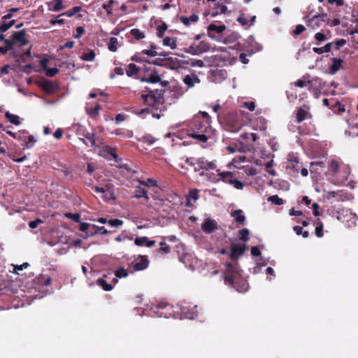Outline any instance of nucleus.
Returning a JSON list of instances; mask_svg holds the SVG:
<instances>
[{
	"label": "nucleus",
	"instance_id": "nucleus-27",
	"mask_svg": "<svg viewBox=\"0 0 358 358\" xmlns=\"http://www.w3.org/2000/svg\"><path fill=\"white\" fill-rule=\"evenodd\" d=\"M312 82L310 80L306 79L305 77H303L301 79L296 80L293 83V85L296 87H303L311 84Z\"/></svg>",
	"mask_w": 358,
	"mask_h": 358
},
{
	"label": "nucleus",
	"instance_id": "nucleus-38",
	"mask_svg": "<svg viewBox=\"0 0 358 358\" xmlns=\"http://www.w3.org/2000/svg\"><path fill=\"white\" fill-rule=\"evenodd\" d=\"M107 224L113 227H118L123 224V221L118 219L109 220H108Z\"/></svg>",
	"mask_w": 358,
	"mask_h": 358
},
{
	"label": "nucleus",
	"instance_id": "nucleus-9",
	"mask_svg": "<svg viewBox=\"0 0 358 358\" xmlns=\"http://www.w3.org/2000/svg\"><path fill=\"white\" fill-rule=\"evenodd\" d=\"M217 223L211 219H206L201 225V229L206 233H211L214 229H217Z\"/></svg>",
	"mask_w": 358,
	"mask_h": 358
},
{
	"label": "nucleus",
	"instance_id": "nucleus-53",
	"mask_svg": "<svg viewBox=\"0 0 358 358\" xmlns=\"http://www.w3.org/2000/svg\"><path fill=\"white\" fill-rule=\"evenodd\" d=\"M43 223V221L40 218H38L34 221H31L29 223V227L31 228V229H35L38 227V225L39 224H41Z\"/></svg>",
	"mask_w": 358,
	"mask_h": 358
},
{
	"label": "nucleus",
	"instance_id": "nucleus-63",
	"mask_svg": "<svg viewBox=\"0 0 358 358\" xmlns=\"http://www.w3.org/2000/svg\"><path fill=\"white\" fill-rule=\"evenodd\" d=\"M143 55L144 54H141V52H138V53H136L135 55H134L131 57V60L137 62H141V61H143L142 55Z\"/></svg>",
	"mask_w": 358,
	"mask_h": 358
},
{
	"label": "nucleus",
	"instance_id": "nucleus-17",
	"mask_svg": "<svg viewBox=\"0 0 358 358\" xmlns=\"http://www.w3.org/2000/svg\"><path fill=\"white\" fill-rule=\"evenodd\" d=\"M218 176H220L219 180H222L224 182L229 183V180H234L233 174L230 171L219 172Z\"/></svg>",
	"mask_w": 358,
	"mask_h": 358
},
{
	"label": "nucleus",
	"instance_id": "nucleus-57",
	"mask_svg": "<svg viewBox=\"0 0 358 358\" xmlns=\"http://www.w3.org/2000/svg\"><path fill=\"white\" fill-rule=\"evenodd\" d=\"M167 29V26L166 24H164L162 26H159L157 27V36L159 37H162L164 32Z\"/></svg>",
	"mask_w": 358,
	"mask_h": 358
},
{
	"label": "nucleus",
	"instance_id": "nucleus-37",
	"mask_svg": "<svg viewBox=\"0 0 358 358\" xmlns=\"http://www.w3.org/2000/svg\"><path fill=\"white\" fill-rule=\"evenodd\" d=\"M115 3L114 0H110L108 3H104L102 8L105 9L108 15L113 13V5Z\"/></svg>",
	"mask_w": 358,
	"mask_h": 358
},
{
	"label": "nucleus",
	"instance_id": "nucleus-40",
	"mask_svg": "<svg viewBox=\"0 0 358 358\" xmlns=\"http://www.w3.org/2000/svg\"><path fill=\"white\" fill-rule=\"evenodd\" d=\"M330 169L335 174L338 172L339 163L335 159H332L330 163Z\"/></svg>",
	"mask_w": 358,
	"mask_h": 358
},
{
	"label": "nucleus",
	"instance_id": "nucleus-51",
	"mask_svg": "<svg viewBox=\"0 0 358 358\" xmlns=\"http://www.w3.org/2000/svg\"><path fill=\"white\" fill-rule=\"evenodd\" d=\"M59 72L58 69L57 68H51L46 69V75L49 77L55 76Z\"/></svg>",
	"mask_w": 358,
	"mask_h": 358
},
{
	"label": "nucleus",
	"instance_id": "nucleus-56",
	"mask_svg": "<svg viewBox=\"0 0 358 358\" xmlns=\"http://www.w3.org/2000/svg\"><path fill=\"white\" fill-rule=\"evenodd\" d=\"M140 183L146 186H157V181L152 179H148L146 181H139Z\"/></svg>",
	"mask_w": 358,
	"mask_h": 358
},
{
	"label": "nucleus",
	"instance_id": "nucleus-30",
	"mask_svg": "<svg viewBox=\"0 0 358 358\" xmlns=\"http://www.w3.org/2000/svg\"><path fill=\"white\" fill-rule=\"evenodd\" d=\"M15 23V20H12L9 22L3 21L0 25V31L3 33L10 29Z\"/></svg>",
	"mask_w": 358,
	"mask_h": 358
},
{
	"label": "nucleus",
	"instance_id": "nucleus-20",
	"mask_svg": "<svg viewBox=\"0 0 358 358\" xmlns=\"http://www.w3.org/2000/svg\"><path fill=\"white\" fill-rule=\"evenodd\" d=\"M163 45L170 47L172 50L176 48V39L175 38L165 37L163 40Z\"/></svg>",
	"mask_w": 358,
	"mask_h": 358
},
{
	"label": "nucleus",
	"instance_id": "nucleus-3",
	"mask_svg": "<svg viewBox=\"0 0 358 358\" xmlns=\"http://www.w3.org/2000/svg\"><path fill=\"white\" fill-rule=\"evenodd\" d=\"M327 197L328 199L333 198L336 201H344L345 200H350L352 198V195L348 194L344 190L338 191H329L327 192Z\"/></svg>",
	"mask_w": 358,
	"mask_h": 358
},
{
	"label": "nucleus",
	"instance_id": "nucleus-44",
	"mask_svg": "<svg viewBox=\"0 0 358 358\" xmlns=\"http://www.w3.org/2000/svg\"><path fill=\"white\" fill-rule=\"evenodd\" d=\"M229 184H231L234 186V187L237 189H242L243 187V183L234 178V180H229Z\"/></svg>",
	"mask_w": 358,
	"mask_h": 358
},
{
	"label": "nucleus",
	"instance_id": "nucleus-16",
	"mask_svg": "<svg viewBox=\"0 0 358 358\" xmlns=\"http://www.w3.org/2000/svg\"><path fill=\"white\" fill-rule=\"evenodd\" d=\"M334 45V43H327L324 46L321 48H313V50L314 52L317 54H322L324 52H329L331 51V46Z\"/></svg>",
	"mask_w": 358,
	"mask_h": 358
},
{
	"label": "nucleus",
	"instance_id": "nucleus-12",
	"mask_svg": "<svg viewBox=\"0 0 358 358\" xmlns=\"http://www.w3.org/2000/svg\"><path fill=\"white\" fill-rule=\"evenodd\" d=\"M199 20V16L196 14H192L189 17L181 16L180 21L185 26L188 27L191 23H195Z\"/></svg>",
	"mask_w": 358,
	"mask_h": 358
},
{
	"label": "nucleus",
	"instance_id": "nucleus-4",
	"mask_svg": "<svg viewBox=\"0 0 358 358\" xmlns=\"http://www.w3.org/2000/svg\"><path fill=\"white\" fill-rule=\"evenodd\" d=\"M245 250V245L243 243H236L232 242L231 243L230 257L232 259H238Z\"/></svg>",
	"mask_w": 358,
	"mask_h": 358
},
{
	"label": "nucleus",
	"instance_id": "nucleus-61",
	"mask_svg": "<svg viewBox=\"0 0 358 358\" xmlns=\"http://www.w3.org/2000/svg\"><path fill=\"white\" fill-rule=\"evenodd\" d=\"M346 43V41L345 39H339L337 40L334 44L336 45V49H339L341 47L345 45Z\"/></svg>",
	"mask_w": 358,
	"mask_h": 358
},
{
	"label": "nucleus",
	"instance_id": "nucleus-33",
	"mask_svg": "<svg viewBox=\"0 0 358 358\" xmlns=\"http://www.w3.org/2000/svg\"><path fill=\"white\" fill-rule=\"evenodd\" d=\"M268 201L274 203L275 205L281 206L284 203L283 200L278 195H273L268 198Z\"/></svg>",
	"mask_w": 358,
	"mask_h": 358
},
{
	"label": "nucleus",
	"instance_id": "nucleus-7",
	"mask_svg": "<svg viewBox=\"0 0 358 358\" xmlns=\"http://www.w3.org/2000/svg\"><path fill=\"white\" fill-rule=\"evenodd\" d=\"M183 82L188 88H191L196 84H199L200 83V79L196 74L192 73L190 75H186L183 78Z\"/></svg>",
	"mask_w": 358,
	"mask_h": 358
},
{
	"label": "nucleus",
	"instance_id": "nucleus-26",
	"mask_svg": "<svg viewBox=\"0 0 358 358\" xmlns=\"http://www.w3.org/2000/svg\"><path fill=\"white\" fill-rule=\"evenodd\" d=\"M96 284L106 291H110L113 289V286L107 283V282L103 278L98 279L96 280Z\"/></svg>",
	"mask_w": 358,
	"mask_h": 358
},
{
	"label": "nucleus",
	"instance_id": "nucleus-19",
	"mask_svg": "<svg viewBox=\"0 0 358 358\" xmlns=\"http://www.w3.org/2000/svg\"><path fill=\"white\" fill-rule=\"evenodd\" d=\"M226 29V26L224 24L222 25H216L215 24H210L208 27V31H215L217 34H220L223 32Z\"/></svg>",
	"mask_w": 358,
	"mask_h": 358
},
{
	"label": "nucleus",
	"instance_id": "nucleus-60",
	"mask_svg": "<svg viewBox=\"0 0 358 358\" xmlns=\"http://www.w3.org/2000/svg\"><path fill=\"white\" fill-rule=\"evenodd\" d=\"M29 266L28 263H24L20 266H15L14 267V273H18L19 271H22L24 268H27Z\"/></svg>",
	"mask_w": 358,
	"mask_h": 358
},
{
	"label": "nucleus",
	"instance_id": "nucleus-31",
	"mask_svg": "<svg viewBox=\"0 0 358 358\" xmlns=\"http://www.w3.org/2000/svg\"><path fill=\"white\" fill-rule=\"evenodd\" d=\"M131 35L136 40L145 38V34L138 29H132L130 31Z\"/></svg>",
	"mask_w": 358,
	"mask_h": 358
},
{
	"label": "nucleus",
	"instance_id": "nucleus-50",
	"mask_svg": "<svg viewBox=\"0 0 358 358\" xmlns=\"http://www.w3.org/2000/svg\"><path fill=\"white\" fill-rule=\"evenodd\" d=\"M63 8V3L62 0H55V4L53 6V10L55 11L61 10Z\"/></svg>",
	"mask_w": 358,
	"mask_h": 358
},
{
	"label": "nucleus",
	"instance_id": "nucleus-13",
	"mask_svg": "<svg viewBox=\"0 0 358 358\" xmlns=\"http://www.w3.org/2000/svg\"><path fill=\"white\" fill-rule=\"evenodd\" d=\"M343 60L340 58H332V64L330 67L331 74H334L338 70L343 68L342 66Z\"/></svg>",
	"mask_w": 358,
	"mask_h": 358
},
{
	"label": "nucleus",
	"instance_id": "nucleus-49",
	"mask_svg": "<svg viewBox=\"0 0 358 358\" xmlns=\"http://www.w3.org/2000/svg\"><path fill=\"white\" fill-rule=\"evenodd\" d=\"M315 39L320 41V42H323V41H325L327 38L326 36V35L323 33H321V32H318V33H316L315 34V36H314Z\"/></svg>",
	"mask_w": 358,
	"mask_h": 358
},
{
	"label": "nucleus",
	"instance_id": "nucleus-52",
	"mask_svg": "<svg viewBox=\"0 0 358 358\" xmlns=\"http://www.w3.org/2000/svg\"><path fill=\"white\" fill-rule=\"evenodd\" d=\"M306 30V28L302 24H298L296 29L294 30L293 34L294 35H299Z\"/></svg>",
	"mask_w": 358,
	"mask_h": 358
},
{
	"label": "nucleus",
	"instance_id": "nucleus-5",
	"mask_svg": "<svg viewBox=\"0 0 358 358\" xmlns=\"http://www.w3.org/2000/svg\"><path fill=\"white\" fill-rule=\"evenodd\" d=\"M236 272V268L231 263H226L224 278L228 284L233 285L234 283Z\"/></svg>",
	"mask_w": 358,
	"mask_h": 358
},
{
	"label": "nucleus",
	"instance_id": "nucleus-34",
	"mask_svg": "<svg viewBox=\"0 0 358 358\" xmlns=\"http://www.w3.org/2000/svg\"><path fill=\"white\" fill-rule=\"evenodd\" d=\"M186 63L192 67H203V66H204V63L201 59H191L189 61L187 62Z\"/></svg>",
	"mask_w": 358,
	"mask_h": 358
},
{
	"label": "nucleus",
	"instance_id": "nucleus-64",
	"mask_svg": "<svg viewBox=\"0 0 358 358\" xmlns=\"http://www.w3.org/2000/svg\"><path fill=\"white\" fill-rule=\"evenodd\" d=\"M189 196L194 201L199 199V194L196 189H194L189 192Z\"/></svg>",
	"mask_w": 358,
	"mask_h": 358
},
{
	"label": "nucleus",
	"instance_id": "nucleus-18",
	"mask_svg": "<svg viewBox=\"0 0 358 358\" xmlns=\"http://www.w3.org/2000/svg\"><path fill=\"white\" fill-rule=\"evenodd\" d=\"M231 216L234 217L236 222L243 224L245 220V217L242 215L241 210H236L231 213Z\"/></svg>",
	"mask_w": 358,
	"mask_h": 358
},
{
	"label": "nucleus",
	"instance_id": "nucleus-11",
	"mask_svg": "<svg viewBox=\"0 0 358 358\" xmlns=\"http://www.w3.org/2000/svg\"><path fill=\"white\" fill-rule=\"evenodd\" d=\"M80 140L87 145L90 147H96L95 135L94 134L87 133L84 134V138Z\"/></svg>",
	"mask_w": 358,
	"mask_h": 358
},
{
	"label": "nucleus",
	"instance_id": "nucleus-47",
	"mask_svg": "<svg viewBox=\"0 0 358 358\" xmlns=\"http://www.w3.org/2000/svg\"><path fill=\"white\" fill-rule=\"evenodd\" d=\"M146 241H147V237L146 236H143V237H140V238H135L134 240V243L138 245V246H141L143 245V244L145 245L146 243Z\"/></svg>",
	"mask_w": 358,
	"mask_h": 358
},
{
	"label": "nucleus",
	"instance_id": "nucleus-28",
	"mask_svg": "<svg viewBox=\"0 0 358 358\" xmlns=\"http://www.w3.org/2000/svg\"><path fill=\"white\" fill-rule=\"evenodd\" d=\"M189 136L201 143H206L208 140V137L205 134H199L195 132H193L189 134Z\"/></svg>",
	"mask_w": 358,
	"mask_h": 358
},
{
	"label": "nucleus",
	"instance_id": "nucleus-24",
	"mask_svg": "<svg viewBox=\"0 0 358 358\" xmlns=\"http://www.w3.org/2000/svg\"><path fill=\"white\" fill-rule=\"evenodd\" d=\"M156 45L152 43L150 45V50H143L141 51V54H144L150 57H155L158 55L157 52L156 51Z\"/></svg>",
	"mask_w": 358,
	"mask_h": 358
},
{
	"label": "nucleus",
	"instance_id": "nucleus-35",
	"mask_svg": "<svg viewBox=\"0 0 358 358\" xmlns=\"http://www.w3.org/2000/svg\"><path fill=\"white\" fill-rule=\"evenodd\" d=\"M147 80L148 83H157L160 82L161 78L156 72H153L147 78Z\"/></svg>",
	"mask_w": 358,
	"mask_h": 358
},
{
	"label": "nucleus",
	"instance_id": "nucleus-36",
	"mask_svg": "<svg viewBox=\"0 0 358 358\" xmlns=\"http://www.w3.org/2000/svg\"><path fill=\"white\" fill-rule=\"evenodd\" d=\"M100 110V106L96 105L94 108L87 109V113L92 118H96L99 116V110Z\"/></svg>",
	"mask_w": 358,
	"mask_h": 358
},
{
	"label": "nucleus",
	"instance_id": "nucleus-23",
	"mask_svg": "<svg viewBox=\"0 0 358 358\" xmlns=\"http://www.w3.org/2000/svg\"><path fill=\"white\" fill-rule=\"evenodd\" d=\"M118 41L115 37H111L108 43V48L111 52H116L117 50Z\"/></svg>",
	"mask_w": 358,
	"mask_h": 358
},
{
	"label": "nucleus",
	"instance_id": "nucleus-54",
	"mask_svg": "<svg viewBox=\"0 0 358 358\" xmlns=\"http://www.w3.org/2000/svg\"><path fill=\"white\" fill-rule=\"evenodd\" d=\"M243 106L248 108L250 111H253L255 108V103L253 101L244 102Z\"/></svg>",
	"mask_w": 358,
	"mask_h": 358
},
{
	"label": "nucleus",
	"instance_id": "nucleus-43",
	"mask_svg": "<svg viewBox=\"0 0 358 358\" xmlns=\"http://www.w3.org/2000/svg\"><path fill=\"white\" fill-rule=\"evenodd\" d=\"M273 165V160H271L268 162H267L266 164V171L270 175L275 176V171L273 169H272Z\"/></svg>",
	"mask_w": 358,
	"mask_h": 358
},
{
	"label": "nucleus",
	"instance_id": "nucleus-22",
	"mask_svg": "<svg viewBox=\"0 0 358 358\" xmlns=\"http://www.w3.org/2000/svg\"><path fill=\"white\" fill-rule=\"evenodd\" d=\"M5 116L10 123L15 125H19L20 124L19 116L11 114L9 112H6Z\"/></svg>",
	"mask_w": 358,
	"mask_h": 358
},
{
	"label": "nucleus",
	"instance_id": "nucleus-15",
	"mask_svg": "<svg viewBox=\"0 0 358 358\" xmlns=\"http://www.w3.org/2000/svg\"><path fill=\"white\" fill-rule=\"evenodd\" d=\"M134 197L137 199L145 198L147 201L149 200V196H148V192L141 187H137L135 189V194L134 195Z\"/></svg>",
	"mask_w": 358,
	"mask_h": 358
},
{
	"label": "nucleus",
	"instance_id": "nucleus-62",
	"mask_svg": "<svg viewBox=\"0 0 358 358\" xmlns=\"http://www.w3.org/2000/svg\"><path fill=\"white\" fill-rule=\"evenodd\" d=\"M36 142L35 138L32 136H29L28 138V141L26 143V148H30L33 146L34 143Z\"/></svg>",
	"mask_w": 358,
	"mask_h": 358
},
{
	"label": "nucleus",
	"instance_id": "nucleus-14",
	"mask_svg": "<svg viewBox=\"0 0 358 358\" xmlns=\"http://www.w3.org/2000/svg\"><path fill=\"white\" fill-rule=\"evenodd\" d=\"M149 264V262L146 258H141V260L138 262L134 264V268L136 271H142L145 269Z\"/></svg>",
	"mask_w": 358,
	"mask_h": 358
},
{
	"label": "nucleus",
	"instance_id": "nucleus-42",
	"mask_svg": "<svg viewBox=\"0 0 358 358\" xmlns=\"http://www.w3.org/2000/svg\"><path fill=\"white\" fill-rule=\"evenodd\" d=\"M64 215H65L66 217L71 219V220H73V221H75L76 222H80V215L78 213L73 214V213H65Z\"/></svg>",
	"mask_w": 358,
	"mask_h": 358
},
{
	"label": "nucleus",
	"instance_id": "nucleus-8",
	"mask_svg": "<svg viewBox=\"0 0 358 358\" xmlns=\"http://www.w3.org/2000/svg\"><path fill=\"white\" fill-rule=\"evenodd\" d=\"M40 87L45 91L47 94H53L57 91V86L50 80H44L41 84Z\"/></svg>",
	"mask_w": 358,
	"mask_h": 358
},
{
	"label": "nucleus",
	"instance_id": "nucleus-59",
	"mask_svg": "<svg viewBox=\"0 0 358 358\" xmlns=\"http://www.w3.org/2000/svg\"><path fill=\"white\" fill-rule=\"evenodd\" d=\"M85 33V29L83 27H78L76 28V34L74 35V38H79Z\"/></svg>",
	"mask_w": 358,
	"mask_h": 358
},
{
	"label": "nucleus",
	"instance_id": "nucleus-6",
	"mask_svg": "<svg viewBox=\"0 0 358 358\" xmlns=\"http://www.w3.org/2000/svg\"><path fill=\"white\" fill-rule=\"evenodd\" d=\"M196 164L199 166V169L206 171L214 170L216 168V164L214 162H208L203 157L197 159Z\"/></svg>",
	"mask_w": 358,
	"mask_h": 358
},
{
	"label": "nucleus",
	"instance_id": "nucleus-45",
	"mask_svg": "<svg viewBox=\"0 0 358 358\" xmlns=\"http://www.w3.org/2000/svg\"><path fill=\"white\" fill-rule=\"evenodd\" d=\"M160 248L159 250L167 254L170 252V247L169 245L164 241H162L159 243Z\"/></svg>",
	"mask_w": 358,
	"mask_h": 358
},
{
	"label": "nucleus",
	"instance_id": "nucleus-10",
	"mask_svg": "<svg viewBox=\"0 0 358 358\" xmlns=\"http://www.w3.org/2000/svg\"><path fill=\"white\" fill-rule=\"evenodd\" d=\"M204 45V42H201L198 46H189L185 50V52L193 55H199L203 52H207L206 48H201Z\"/></svg>",
	"mask_w": 358,
	"mask_h": 358
},
{
	"label": "nucleus",
	"instance_id": "nucleus-58",
	"mask_svg": "<svg viewBox=\"0 0 358 358\" xmlns=\"http://www.w3.org/2000/svg\"><path fill=\"white\" fill-rule=\"evenodd\" d=\"M143 138V141L145 143H148L149 145H151L156 141V138H155L153 136H152L150 135H147V136H144Z\"/></svg>",
	"mask_w": 358,
	"mask_h": 358
},
{
	"label": "nucleus",
	"instance_id": "nucleus-1",
	"mask_svg": "<svg viewBox=\"0 0 358 358\" xmlns=\"http://www.w3.org/2000/svg\"><path fill=\"white\" fill-rule=\"evenodd\" d=\"M303 20L306 21L307 26L313 29L321 27L324 23H329V18L326 13L315 15L310 18L306 16Z\"/></svg>",
	"mask_w": 358,
	"mask_h": 358
},
{
	"label": "nucleus",
	"instance_id": "nucleus-32",
	"mask_svg": "<svg viewBox=\"0 0 358 358\" xmlns=\"http://www.w3.org/2000/svg\"><path fill=\"white\" fill-rule=\"evenodd\" d=\"M95 52L94 50H90L88 52L83 53L81 56V59L85 61H93L95 57Z\"/></svg>",
	"mask_w": 358,
	"mask_h": 358
},
{
	"label": "nucleus",
	"instance_id": "nucleus-55",
	"mask_svg": "<svg viewBox=\"0 0 358 358\" xmlns=\"http://www.w3.org/2000/svg\"><path fill=\"white\" fill-rule=\"evenodd\" d=\"M241 138H246L250 137L252 140V141H256L258 138V136L257 134L251 133V134H243L241 136Z\"/></svg>",
	"mask_w": 358,
	"mask_h": 358
},
{
	"label": "nucleus",
	"instance_id": "nucleus-25",
	"mask_svg": "<svg viewBox=\"0 0 358 358\" xmlns=\"http://www.w3.org/2000/svg\"><path fill=\"white\" fill-rule=\"evenodd\" d=\"M94 189L96 192L102 194H109L108 198L113 197V192L112 189L107 186L106 187H95Z\"/></svg>",
	"mask_w": 358,
	"mask_h": 358
},
{
	"label": "nucleus",
	"instance_id": "nucleus-46",
	"mask_svg": "<svg viewBox=\"0 0 358 358\" xmlns=\"http://www.w3.org/2000/svg\"><path fill=\"white\" fill-rule=\"evenodd\" d=\"M115 275L117 278H125L128 275V273L124 268H120L115 271Z\"/></svg>",
	"mask_w": 358,
	"mask_h": 358
},
{
	"label": "nucleus",
	"instance_id": "nucleus-29",
	"mask_svg": "<svg viewBox=\"0 0 358 358\" xmlns=\"http://www.w3.org/2000/svg\"><path fill=\"white\" fill-rule=\"evenodd\" d=\"M139 68L134 64H130L126 73L129 77H131L138 72Z\"/></svg>",
	"mask_w": 358,
	"mask_h": 358
},
{
	"label": "nucleus",
	"instance_id": "nucleus-41",
	"mask_svg": "<svg viewBox=\"0 0 358 358\" xmlns=\"http://www.w3.org/2000/svg\"><path fill=\"white\" fill-rule=\"evenodd\" d=\"M240 239L243 241H247L249 239V230L247 229H243L239 231Z\"/></svg>",
	"mask_w": 358,
	"mask_h": 358
},
{
	"label": "nucleus",
	"instance_id": "nucleus-48",
	"mask_svg": "<svg viewBox=\"0 0 358 358\" xmlns=\"http://www.w3.org/2000/svg\"><path fill=\"white\" fill-rule=\"evenodd\" d=\"M8 50H13L8 41H6V46L0 47V54H5Z\"/></svg>",
	"mask_w": 358,
	"mask_h": 358
},
{
	"label": "nucleus",
	"instance_id": "nucleus-2",
	"mask_svg": "<svg viewBox=\"0 0 358 358\" xmlns=\"http://www.w3.org/2000/svg\"><path fill=\"white\" fill-rule=\"evenodd\" d=\"M8 41L13 50L15 49V46H24L29 43L26 37L25 30L14 32L10 41Z\"/></svg>",
	"mask_w": 358,
	"mask_h": 358
},
{
	"label": "nucleus",
	"instance_id": "nucleus-21",
	"mask_svg": "<svg viewBox=\"0 0 358 358\" xmlns=\"http://www.w3.org/2000/svg\"><path fill=\"white\" fill-rule=\"evenodd\" d=\"M309 115L308 112L303 108H299L296 113V122L301 123Z\"/></svg>",
	"mask_w": 358,
	"mask_h": 358
},
{
	"label": "nucleus",
	"instance_id": "nucleus-39",
	"mask_svg": "<svg viewBox=\"0 0 358 358\" xmlns=\"http://www.w3.org/2000/svg\"><path fill=\"white\" fill-rule=\"evenodd\" d=\"M31 48H32V46H31V45H30V47L29 48V49H28L27 51H25L24 53H20V52H18V51H14V50H13V51H12V52H10V54L12 55V56H13V57H17L20 56V55H26V56H27V57H29V56H31Z\"/></svg>",
	"mask_w": 358,
	"mask_h": 358
}]
</instances>
